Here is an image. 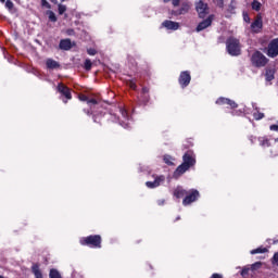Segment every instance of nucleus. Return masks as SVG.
I'll return each mask as SVG.
<instances>
[{
  "label": "nucleus",
  "mask_w": 278,
  "mask_h": 278,
  "mask_svg": "<svg viewBox=\"0 0 278 278\" xmlns=\"http://www.w3.org/2000/svg\"><path fill=\"white\" fill-rule=\"evenodd\" d=\"M143 92H149V89H147V88H143Z\"/></svg>",
  "instance_id": "44"
},
{
  "label": "nucleus",
  "mask_w": 278,
  "mask_h": 278,
  "mask_svg": "<svg viewBox=\"0 0 278 278\" xmlns=\"http://www.w3.org/2000/svg\"><path fill=\"white\" fill-rule=\"evenodd\" d=\"M212 21H214V15H210L206 20L199 23L197 26V31H203V29H207V27L212 25Z\"/></svg>",
  "instance_id": "8"
},
{
  "label": "nucleus",
  "mask_w": 278,
  "mask_h": 278,
  "mask_svg": "<svg viewBox=\"0 0 278 278\" xmlns=\"http://www.w3.org/2000/svg\"><path fill=\"white\" fill-rule=\"evenodd\" d=\"M251 62L256 68H262L266 64H268V59L262 52L256 51L251 56Z\"/></svg>",
  "instance_id": "2"
},
{
  "label": "nucleus",
  "mask_w": 278,
  "mask_h": 278,
  "mask_svg": "<svg viewBox=\"0 0 278 278\" xmlns=\"http://www.w3.org/2000/svg\"><path fill=\"white\" fill-rule=\"evenodd\" d=\"M58 90L59 92H61V94L65 97V99H73V97L71 96V89H68V87L60 84L58 86Z\"/></svg>",
  "instance_id": "13"
},
{
  "label": "nucleus",
  "mask_w": 278,
  "mask_h": 278,
  "mask_svg": "<svg viewBox=\"0 0 278 278\" xmlns=\"http://www.w3.org/2000/svg\"><path fill=\"white\" fill-rule=\"evenodd\" d=\"M128 86H129V88H131L132 90H136V81L129 80V81H128Z\"/></svg>",
  "instance_id": "34"
},
{
  "label": "nucleus",
  "mask_w": 278,
  "mask_h": 278,
  "mask_svg": "<svg viewBox=\"0 0 278 278\" xmlns=\"http://www.w3.org/2000/svg\"><path fill=\"white\" fill-rule=\"evenodd\" d=\"M5 8H8V10H12V8H14V2H12L11 0H7Z\"/></svg>",
  "instance_id": "32"
},
{
  "label": "nucleus",
  "mask_w": 278,
  "mask_h": 278,
  "mask_svg": "<svg viewBox=\"0 0 278 278\" xmlns=\"http://www.w3.org/2000/svg\"><path fill=\"white\" fill-rule=\"evenodd\" d=\"M265 79H266V81H273V79H275V70L274 68L266 70Z\"/></svg>",
  "instance_id": "19"
},
{
  "label": "nucleus",
  "mask_w": 278,
  "mask_h": 278,
  "mask_svg": "<svg viewBox=\"0 0 278 278\" xmlns=\"http://www.w3.org/2000/svg\"><path fill=\"white\" fill-rule=\"evenodd\" d=\"M87 103H92V105H97V101L94 99L87 100Z\"/></svg>",
  "instance_id": "41"
},
{
  "label": "nucleus",
  "mask_w": 278,
  "mask_h": 278,
  "mask_svg": "<svg viewBox=\"0 0 278 278\" xmlns=\"http://www.w3.org/2000/svg\"><path fill=\"white\" fill-rule=\"evenodd\" d=\"M190 12V5L188 3H182L180 9L176 11V14L181 15V14H188Z\"/></svg>",
  "instance_id": "17"
},
{
  "label": "nucleus",
  "mask_w": 278,
  "mask_h": 278,
  "mask_svg": "<svg viewBox=\"0 0 278 278\" xmlns=\"http://www.w3.org/2000/svg\"><path fill=\"white\" fill-rule=\"evenodd\" d=\"M266 144H268V140H265Z\"/></svg>",
  "instance_id": "49"
},
{
  "label": "nucleus",
  "mask_w": 278,
  "mask_h": 278,
  "mask_svg": "<svg viewBox=\"0 0 278 278\" xmlns=\"http://www.w3.org/2000/svg\"><path fill=\"white\" fill-rule=\"evenodd\" d=\"M165 179L166 178L164 176H159V177L155 178L154 181H147L146 186H147V188H157L162 184H164Z\"/></svg>",
  "instance_id": "10"
},
{
  "label": "nucleus",
  "mask_w": 278,
  "mask_h": 278,
  "mask_svg": "<svg viewBox=\"0 0 278 278\" xmlns=\"http://www.w3.org/2000/svg\"><path fill=\"white\" fill-rule=\"evenodd\" d=\"M241 275H242V276L249 275V268L242 269Z\"/></svg>",
  "instance_id": "40"
},
{
  "label": "nucleus",
  "mask_w": 278,
  "mask_h": 278,
  "mask_svg": "<svg viewBox=\"0 0 278 278\" xmlns=\"http://www.w3.org/2000/svg\"><path fill=\"white\" fill-rule=\"evenodd\" d=\"M1 1V3H5V0H0Z\"/></svg>",
  "instance_id": "48"
},
{
  "label": "nucleus",
  "mask_w": 278,
  "mask_h": 278,
  "mask_svg": "<svg viewBox=\"0 0 278 278\" xmlns=\"http://www.w3.org/2000/svg\"><path fill=\"white\" fill-rule=\"evenodd\" d=\"M266 55H268V58H277V55H278V38L273 39L268 43Z\"/></svg>",
  "instance_id": "6"
},
{
  "label": "nucleus",
  "mask_w": 278,
  "mask_h": 278,
  "mask_svg": "<svg viewBox=\"0 0 278 278\" xmlns=\"http://www.w3.org/2000/svg\"><path fill=\"white\" fill-rule=\"evenodd\" d=\"M83 244H87L88 247H94L96 249H101V236H89L84 239Z\"/></svg>",
  "instance_id": "5"
},
{
  "label": "nucleus",
  "mask_w": 278,
  "mask_h": 278,
  "mask_svg": "<svg viewBox=\"0 0 278 278\" xmlns=\"http://www.w3.org/2000/svg\"><path fill=\"white\" fill-rule=\"evenodd\" d=\"M66 12V5L64 4H59V14H64Z\"/></svg>",
  "instance_id": "31"
},
{
  "label": "nucleus",
  "mask_w": 278,
  "mask_h": 278,
  "mask_svg": "<svg viewBox=\"0 0 278 278\" xmlns=\"http://www.w3.org/2000/svg\"><path fill=\"white\" fill-rule=\"evenodd\" d=\"M253 31H260L262 29V17L256 18L251 25Z\"/></svg>",
  "instance_id": "16"
},
{
  "label": "nucleus",
  "mask_w": 278,
  "mask_h": 278,
  "mask_svg": "<svg viewBox=\"0 0 278 278\" xmlns=\"http://www.w3.org/2000/svg\"><path fill=\"white\" fill-rule=\"evenodd\" d=\"M85 68L87 71H90V68H92V61H90V59L85 60Z\"/></svg>",
  "instance_id": "27"
},
{
  "label": "nucleus",
  "mask_w": 278,
  "mask_h": 278,
  "mask_svg": "<svg viewBox=\"0 0 278 278\" xmlns=\"http://www.w3.org/2000/svg\"><path fill=\"white\" fill-rule=\"evenodd\" d=\"M227 50L230 55H240V40L229 38L227 40Z\"/></svg>",
  "instance_id": "3"
},
{
  "label": "nucleus",
  "mask_w": 278,
  "mask_h": 278,
  "mask_svg": "<svg viewBox=\"0 0 278 278\" xmlns=\"http://www.w3.org/2000/svg\"><path fill=\"white\" fill-rule=\"evenodd\" d=\"M198 199H199V191L192 190L191 193L184 199L182 204L190 205V203H194V201H197Z\"/></svg>",
  "instance_id": "7"
},
{
  "label": "nucleus",
  "mask_w": 278,
  "mask_h": 278,
  "mask_svg": "<svg viewBox=\"0 0 278 278\" xmlns=\"http://www.w3.org/2000/svg\"><path fill=\"white\" fill-rule=\"evenodd\" d=\"M236 9V7H233V1H231L230 5H229V11L230 12H233V10Z\"/></svg>",
  "instance_id": "37"
},
{
  "label": "nucleus",
  "mask_w": 278,
  "mask_h": 278,
  "mask_svg": "<svg viewBox=\"0 0 278 278\" xmlns=\"http://www.w3.org/2000/svg\"><path fill=\"white\" fill-rule=\"evenodd\" d=\"M255 121H262V118H264V113H261V112H255L253 114Z\"/></svg>",
  "instance_id": "28"
},
{
  "label": "nucleus",
  "mask_w": 278,
  "mask_h": 278,
  "mask_svg": "<svg viewBox=\"0 0 278 278\" xmlns=\"http://www.w3.org/2000/svg\"><path fill=\"white\" fill-rule=\"evenodd\" d=\"M164 3H168V1L170 0H163ZM181 2V0H172V3L175 8H177V5H179V3Z\"/></svg>",
  "instance_id": "29"
},
{
  "label": "nucleus",
  "mask_w": 278,
  "mask_h": 278,
  "mask_svg": "<svg viewBox=\"0 0 278 278\" xmlns=\"http://www.w3.org/2000/svg\"><path fill=\"white\" fill-rule=\"evenodd\" d=\"M191 76L189 72H182L179 76V84L182 86V88H186L190 84Z\"/></svg>",
  "instance_id": "9"
},
{
  "label": "nucleus",
  "mask_w": 278,
  "mask_h": 278,
  "mask_svg": "<svg viewBox=\"0 0 278 278\" xmlns=\"http://www.w3.org/2000/svg\"><path fill=\"white\" fill-rule=\"evenodd\" d=\"M42 8H47L48 10H51V4L47 0H41Z\"/></svg>",
  "instance_id": "30"
},
{
  "label": "nucleus",
  "mask_w": 278,
  "mask_h": 278,
  "mask_svg": "<svg viewBox=\"0 0 278 278\" xmlns=\"http://www.w3.org/2000/svg\"><path fill=\"white\" fill-rule=\"evenodd\" d=\"M184 163L177 167V169L174 173V177L177 179L178 177H181L186 170L190 168V166H194L195 160L192 157V154L186 153L182 156Z\"/></svg>",
  "instance_id": "1"
},
{
  "label": "nucleus",
  "mask_w": 278,
  "mask_h": 278,
  "mask_svg": "<svg viewBox=\"0 0 278 278\" xmlns=\"http://www.w3.org/2000/svg\"><path fill=\"white\" fill-rule=\"evenodd\" d=\"M212 278H223V276L219 275V274H213V275H212Z\"/></svg>",
  "instance_id": "42"
},
{
  "label": "nucleus",
  "mask_w": 278,
  "mask_h": 278,
  "mask_svg": "<svg viewBox=\"0 0 278 278\" xmlns=\"http://www.w3.org/2000/svg\"><path fill=\"white\" fill-rule=\"evenodd\" d=\"M33 274L36 278H42V271H40V267L38 265H33Z\"/></svg>",
  "instance_id": "20"
},
{
  "label": "nucleus",
  "mask_w": 278,
  "mask_h": 278,
  "mask_svg": "<svg viewBox=\"0 0 278 278\" xmlns=\"http://www.w3.org/2000/svg\"><path fill=\"white\" fill-rule=\"evenodd\" d=\"M48 16L52 23H55L58 21V17L55 16V13H53V11H48Z\"/></svg>",
  "instance_id": "24"
},
{
  "label": "nucleus",
  "mask_w": 278,
  "mask_h": 278,
  "mask_svg": "<svg viewBox=\"0 0 278 278\" xmlns=\"http://www.w3.org/2000/svg\"><path fill=\"white\" fill-rule=\"evenodd\" d=\"M249 16H244V21H248Z\"/></svg>",
  "instance_id": "47"
},
{
  "label": "nucleus",
  "mask_w": 278,
  "mask_h": 278,
  "mask_svg": "<svg viewBox=\"0 0 278 278\" xmlns=\"http://www.w3.org/2000/svg\"><path fill=\"white\" fill-rule=\"evenodd\" d=\"M52 3H58V0H52Z\"/></svg>",
  "instance_id": "46"
},
{
  "label": "nucleus",
  "mask_w": 278,
  "mask_h": 278,
  "mask_svg": "<svg viewBox=\"0 0 278 278\" xmlns=\"http://www.w3.org/2000/svg\"><path fill=\"white\" fill-rule=\"evenodd\" d=\"M262 268V262H256L251 265V270H260Z\"/></svg>",
  "instance_id": "25"
},
{
  "label": "nucleus",
  "mask_w": 278,
  "mask_h": 278,
  "mask_svg": "<svg viewBox=\"0 0 278 278\" xmlns=\"http://www.w3.org/2000/svg\"><path fill=\"white\" fill-rule=\"evenodd\" d=\"M263 144H266V141H264V143Z\"/></svg>",
  "instance_id": "51"
},
{
  "label": "nucleus",
  "mask_w": 278,
  "mask_h": 278,
  "mask_svg": "<svg viewBox=\"0 0 278 278\" xmlns=\"http://www.w3.org/2000/svg\"><path fill=\"white\" fill-rule=\"evenodd\" d=\"M164 162H165V164H173V157H170L169 155H165Z\"/></svg>",
  "instance_id": "33"
},
{
  "label": "nucleus",
  "mask_w": 278,
  "mask_h": 278,
  "mask_svg": "<svg viewBox=\"0 0 278 278\" xmlns=\"http://www.w3.org/2000/svg\"><path fill=\"white\" fill-rule=\"evenodd\" d=\"M79 100L88 102V97L87 96H79Z\"/></svg>",
  "instance_id": "39"
},
{
  "label": "nucleus",
  "mask_w": 278,
  "mask_h": 278,
  "mask_svg": "<svg viewBox=\"0 0 278 278\" xmlns=\"http://www.w3.org/2000/svg\"><path fill=\"white\" fill-rule=\"evenodd\" d=\"M122 114H123V116H126L127 113L125 111H123Z\"/></svg>",
  "instance_id": "45"
},
{
  "label": "nucleus",
  "mask_w": 278,
  "mask_h": 278,
  "mask_svg": "<svg viewBox=\"0 0 278 278\" xmlns=\"http://www.w3.org/2000/svg\"><path fill=\"white\" fill-rule=\"evenodd\" d=\"M186 194H187V191L181 187H177L174 190V197H176V199H181L182 197H186Z\"/></svg>",
  "instance_id": "15"
},
{
  "label": "nucleus",
  "mask_w": 278,
  "mask_h": 278,
  "mask_svg": "<svg viewBox=\"0 0 278 278\" xmlns=\"http://www.w3.org/2000/svg\"><path fill=\"white\" fill-rule=\"evenodd\" d=\"M263 144H266V141H264V143Z\"/></svg>",
  "instance_id": "50"
},
{
  "label": "nucleus",
  "mask_w": 278,
  "mask_h": 278,
  "mask_svg": "<svg viewBox=\"0 0 278 278\" xmlns=\"http://www.w3.org/2000/svg\"><path fill=\"white\" fill-rule=\"evenodd\" d=\"M269 129H270L271 131H278V125H271V126L269 127Z\"/></svg>",
  "instance_id": "36"
},
{
  "label": "nucleus",
  "mask_w": 278,
  "mask_h": 278,
  "mask_svg": "<svg viewBox=\"0 0 278 278\" xmlns=\"http://www.w3.org/2000/svg\"><path fill=\"white\" fill-rule=\"evenodd\" d=\"M159 205H164V200H162L161 202H159Z\"/></svg>",
  "instance_id": "43"
},
{
  "label": "nucleus",
  "mask_w": 278,
  "mask_h": 278,
  "mask_svg": "<svg viewBox=\"0 0 278 278\" xmlns=\"http://www.w3.org/2000/svg\"><path fill=\"white\" fill-rule=\"evenodd\" d=\"M72 47L71 39H63L60 41V49L63 51H68Z\"/></svg>",
  "instance_id": "14"
},
{
  "label": "nucleus",
  "mask_w": 278,
  "mask_h": 278,
  "mask_svg": "<svg viewBox=\"0 0 278 278\" xmlns=\"http://www.w3.org/2000/svg\"><path fill=\"white\" fill-rule=\"evenodd\" d=\"M49 277L50 278H62V275L60 274V271L58 269H50Z\"/></svg>",
  "instance_id": "22"
},
{
  "label": "nucleus",
  "mask_w": 278,
  "mask_h": 278,
  "mask_svg": "<svg viewBox=\"0 0 278 278\" xmlns=\"http://www.w3.org/2000/svg\"><path fill=\"white\" fill-rule=\"evenodd\" d=\"M67 36H75V30L68 29L67 30Z\"/></svg>",
  "instance_id": "38"
},
{
  "label": "nucleus",
  "mask_w": 278,
  "mask_h": 278,
  "mask_svg": "<svg viewBox=\"0 0 278 278\" xmlns=\"http://www.w3.org/2000/svg\"><path fill=\"white\" fill-rule=\"evenodd\" d=\"M195 10L200 18H205L210 14V7L203 0L195 2Z\"/></svg>",
  "instance_id": "4"
},
{
  "label": "nucleus",
  "mask_w": 278,
  "mask_h": 278,
  "mask_svg": "<svg viewBox=\"0 0 278 278\" xmlns=\"http://www.w3.org/2000/svg\"><path fill=\"white\" fill-rule=\"evenodd\" d=\"M257 253H268V249L257 248L251 251V255H257Z\"/></svg>",
  "instance_id": "21"
},
{
  "label": "nucleus",
  "mask_w": 278,
  "mask_h": 278,
  "mask_svg": "<svg viewBox=\"0 0 278 278\" xmlns=\"http://www.w3.org/2000/svg\"><path fill=\"white\" fill-rule=\"evenodd\" d=\"M162 27L176 31V29H179V23L167 20L162 23Z\"/></svg>",
  "instance_id": "11"
},
{
  "label": "nucleus",
  "mask_w": 278,
  "mask_h": 278,
  "mask_svg": "<svg viewBox=\"0 0 278 278\" xmlns=\"http://www.w3.org/2000/svg\"><path fill=\"white\" fill-rule=\"evenodd\" d=\"M47 68H60V63L58 61H54L53 59H48L46 62Z\"/></svg>",
  "instance_id": "18"
},
{
  "label": "nucleus",
  "mask_w": 278,
  "mask_h": 278,
  "mask_svg": "<svg viewBox=\"0 0 278 278\" xmlns=\"http://www.w3.org/2000/svg\"><path fill=\"white\" fill-rule=\"evenodd\" d=\"M261 8H262V3H260V1L254 0L252 2V9H254L256 12H260Z\"/></svg>",
  "instance_id": "23"
},
{
  "label": "nucleus",
  "mask_w": 278,
  "mask_h": 278,
  "mask_svg": "<svg viewBox=\"0 0 278 278\" xmlns=\"http://www.w3.org/2000/svg\"><path fill=\"white\" fill-rule=\"evenodd\" d=\"M216 103L218 105H230V108H238V104L236 102H233L232 100L230 99H227V98H219Z\"/></svg>",
  "instance_id": "12"
},
{
  "label": "nucleus",
  "mask_w": 278,
  "mask_h": 278,
  "mask_svg": "<svg viewBox=\"0 0 278 278\" xmlns=\"http://www.w3.org/2000/svg\"><path fill=\"white\" fill-rule=\"evenodd\" d=\"M88 55H97V50L94 49H88L87 50Z\"/></svg>",
  "instance_id": "35"
},
{
  "label": "nucleus",
  "mask_w": 278,
  "mask_h": 278,
  "mask_svg": "<svg viewBox=\"0 0 278 278\" xmlns=\"http://www.w3.org/2000/svg\"><path fill=\"white\" fill-rule=\"evenodd\" d=\"M213 3L217 5V8H225V0H213Z\"/></svg>",
  "instance_id": "26"
}]
</instances>
